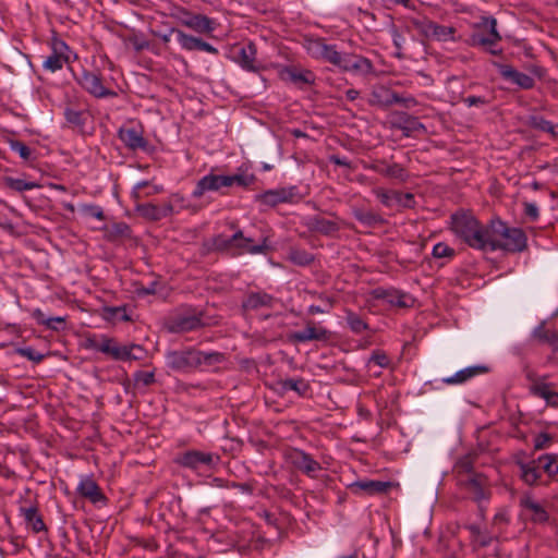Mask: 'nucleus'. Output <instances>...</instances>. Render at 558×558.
<instances>
[{"instance_id":"11","label":"nucleus","mask_w":558,"mask_h":558,"mask_svg":"<svg viewBox=\"0 0 558 558\" xmlns=\"http://www.w3.org/2000/svg\"><path fill=\"white\" fill-rule=\"evenodd\" d=\"M223 187H228L226 175L209 173L197 181L192 195L199 198L207 192H219Z\"/></svg>"},{"instance_id":"23","label":"nucleus","mask_w":558,"mask_h":558,"mask_svg":"<svg viewBox=\"0 0 558 558\" xmlns=\"http://www.w3.org/2000/svg\"><path fill=\"white\" fill-rule=\"evenodd\" d=\"M305 225L311 231H315L325 235H332L339 231V225L337 221L319 216L307 218Z\"/></svg>"},{"instance_id":"21","label":"nucleus","mask_w":558,"mask_h":558,"mask_svg":"<svg viewBox=\"0 0 558 558\" xmlns=\"http://www.w3.org/2000/svg\"><path fill=\"white\" fill-rule=\"evenodd\" d=\"M186 27L198 34L210 35L216 31L217 22L207 15L194 13Z\"/></svg>"},{"instance_id":"31","label":"nucleus","mask_w":558,"mask_h":558,"mask_svg":"<svg viewBox=\"0 0 558 558\" xmlns=\"http://www.w3.org/2000/svg\"><path fill=\"white\" fill-rule=\"evenodd\" d=\"M531 392L545 400L546 404L558 408V392L550 388L549 384L538 383L531 387Z\"/></svg>"},{"instance_id":"15","label":"nucleus","mask_w":558,"mask_h":558,"mask_svg":"<svg viewBox=\"0 0 558 558\" xmlns=\"http://www.w3.org/2000/svg\"><path fill=\"white\" fill-rule=\"evenodd\" d=\"M374 100L381 106H391L393 104H401L405 107H410L415 104L412 97H402L399 94L392 92L386 87H378L373 92Z\"/></svg>"},{"instance_id":"17","label":"nucleus","mask_w":558,"mask_h":558,"mask_svg":"<svg viewBox=\"0 0 558 558\" xmlns=\"http://www.w3.org/2000/svg\"><path fill=\"white\" fill-rule=\"evenodd\" d=\"M76 489L82 497L87 498L93 504L105 500V496L101 493L98 484L90 475L81 476Z\"/></svg>"},{"instance_id":"8","label":"nucleus","mask_w":558,"mask_h":558,"mask_svg":"<svg viewBox=\"0 0 558 558\" xmlns=\"http://www.w3.org/2000/svg\"><path fill=\"white\" fill-rule=\"evenodd\" d=\"M287 458L295 469L311 478H317L323 470L320 463L304 450L292 449L288 452Z\"/></svg>"},{"instance_id":"29","label":"nucleus","mask_w":558,"mask_h":558,"mask_svg":"<svg viewBox=\"0 0 558 558\" xmlns=\"http://www.w3.org/2000/svg\"><path fill=\"white\" fill-rule=\"evenodd\" d=\"M203 326V320L201 315L191 314V315H180L173 322V330L180 332L192 331L198 329Z\"/></svg>"},{"instance_id":"62","label":"nucleus","mask_w":558,"mask_h":558,"mask_svg":"<svg viewBox=\"0 0 558 558\" xmlns=\"http://www.w3.org/2000/svg\"><path fill=\"white\" fill-rule=\"evenodd\" d=\"M463 102L468 107H480L487 105L489 100L483 96H468L463 99Z\"/></svg>"},{"instance_id":"3","label":"nucleus","mask_w":558,"mask_h":558,"mask_svg":"<svg viewBox=\"0 0 558 558\" xmlns=\"http://www.w3.org/2000/svg\"><path fill=\"white\" fill-rule=\"evenodd\" d=\"M492 241L488 252H522L526 248L527 238L520 228L508 227L499 218L492 219Z\"/></svg>"},{"instance_id":"42","label":"nucleus","mask_w":558,"mask_h":558,"mask_svg":"<svg viewBox=\"0 0 558 558\" xmlns=\"http://www.w3.org/2000/svg\"><path fill=\"white\" fill-rule=\"evenodd\" d=\"M135 210L138 215H141L142 217H144L148 220H153V221L161 220L158 205H155L151 203H145V204L137 203L135 205Z\"/></svg>"},{"instance_id":"13","label":"nucleus","mask_w":558,"mask_h":558,"mask_svg":"<svg viewBox=\"0 0 558 558\" xmlns=\"http://www.w3.org/2000/svg\"><path fill=\"white\" fill-rule=\"evenodd\" d=\"M493 64L498 69L505 80L510 81L519 87L530 89L534 86V78L529 74L519 72L508 64H501L498 62H494Z\"/></svg>"},{"instance_id":"35","label":"nucleus","mask_w":558,"mask_h":558,"mask_svg":"<svg viewBox=\"0 0 558 558\" xmlns=\"http://www.w3.org/2000/svg\"><path fill=\"white\" fill-rule=\"evenodd\" d=\"M3 184L7 189L12 190L17 193L32 191V190L39 187V184H37L34 181H26L21 178H12V177H5L3 179Z\"/></svg>"},{"instance_id":"41","label":"nucleus","mask_w":558,"mask_h":558,"mask_svg":"<svg viewBox=\"0 0 558 558\" xmlns=\"http://www.w3.org/2000/svg\"><path fill=\"white\" fill-rule=\"evenodd\" d=\"M530 125L535 130L549 133L553 136H558V124L554 125L550 121L545 120L543 117H531Z\"/></svg>"},{"instance_id":"26","label":"nucleus","mask_w":558,"mask_h":558,"mask_svg":"<svg viewBox=\"0 0 558 558\" xmlns=\"http://www.w3.org/2000/svg\"><path fill=\"white\" fill-rule=\"evenodd\" d=\"M520 505L531 513V520L534 523H545L548 520V513L544 507L530 496L521 498Z\"/></svg>"},{"instance_id":"51","label":"nucleus","mask_w":558,"mask_h":558,"mask_svg":"<svg viewBox=\"0 0 558 558\" xmlns=\"http://www.w3.org/2000/svg\"><path fill=\"white\" fill-rule=\"evenodd\" d=\"M52 52L70 62L72 51L63 40L56 39L52 41Z\"/></svg>"},{"instance_id":"12","label":"nucleus","mask_w":558,"mask_h":558,"mask_svg":"<svg viewBox=\"0 0 558 558\" xmlns=\"http://www.w3.org/2000/svg\"><path fill=\"white\" fill-rule=\"evenodd\" d=\"M282 81L294 84L302 88L306 85H312L315 82V75L310 70H301L295 66H286L280 71Z\"/></svg>"},{"instance_id":"24","label":"nucleus","mask_w":558,"mask_h":558,"mask_svg":"<svg viewBox=\"0 0 558 558\" xmlns=\"http://www.w3.org/2000/svg\"><path fill=\"white\" fill-rule=\"evenodd\" d=\"M341 69L348 72L367 74L372 72L373 64L365 57L347 53Z\"/></svg>"},{"instance_id":"56","label":"nucleus","mask_w":558,"mask_h":558,"mask_svg":"<svg viewBox=\"0 0 558 558\" xmlns=\"http://www.w3.org/2000/svg\"><path fill=\"white\" fill-rule=\"evenodd\" d=\"M105 313H106V317L108 319H117V320H123V322L130 320V317L126 314V311L122 307H108L105 310Z\"/></svg>"},{"instance_id":"25","label":"nucleus","mask_w":558,"mask_h":558,"mask_svg":"<svg viewBox=\"0 0 558 558\" xmlns=\"http://www.w3.org/2000/svg\"><path fill=\"white\" fill-rule=\"evenodd\" d=\"M391 486L390 482H383V481H373V480H366V481H356L351 484L350 488L352 490H363L367 493L368 495H376V494H383L386 493Z\"/></svg>"},{"instance_id":"27","label":"nucleus","mask_w":558,"mask_h":558,"mask_svg":"<svg viewBox=\"0 0 558 558\" xmlns=\"http://www.w3.org/2000/svg\"><path fill=\"white\" fill-rule=\"evenodd\" d=\"M20 513L24 518L26 525L29 526L34 533H39L46 530L43 518L35 506L21 507Z\"/></svg>"},{"instance_id":"43","label":"nucleus","mask_w":558,"mask_h":558,"mask_svg":"<svg viewBox=\"0 0 558 558\" xmlns=\"http://www.w3.org/2000/svg\"><path fill=\"white\" fill-rule=\"evenodd\" d=\"M288 258L291 263L299 266H306L314 259L311 253L301 248H291Z\"/></svg>"},{"instance_id":"53","label":"nucleus","mask_w":558,"mask_h":558,"mask_svg":"<svg viewBox=\"0 0 558 558\" xmlns=\"http://www.w3.org/2000/svg\"><path fill=\"white\" fill-rule=\"evenodd\" d=\"M193 14H194L193 12H191L190 10H187L184 7H174L171 12V16L185 27H186V22L191 21Z\"/></svg>"},{"instance_id":"14","label":"nucleus","mask_w":558,"mask_h":558,"mask_svg":"<svg viewBox=\"0 0 558 558\" xmlns=\"http://www.w3.org/2000/svg\"><path fill=\"white\" fill-rule=\"evenodd\" d=\"M482 24L488 27L489 35L484 36L480 34H474L471 37L472 46H481V47H490L495 46L498 41H500L501 36L497 31V20L492 16H486L482 19Z\"/></svg>"},{"instance_id":"54","label":"nucleus","mask_w":558,"mask_h":558,"mask_svg":"<svg viewBox=\"0 0 558 558\" xmlns=\"http://www.w3.org/2000/svg\"><path fill=\"white\" fill-rule=\"evenodd\" d=\"M135 385L147 387L155 381L154 372L137 371L133 375Z\"/></svg>"},{"instance_id":"30","label":"nucleus","mask_w":558,"mask_h":558,"mask_svg":"<svg viewBox=\"0 0 558 558\" xmlns=\"http://www.w3.org/2000/svg\"><path fill=\"white\" fill-rule=\"evenodd\" d=\"M486 480L482 475H473L466 481V488L473 495L474 500L482 502L488 499V493L485 488Z\"/></svg>"},{"instance_id":"33","label":"nucleus","mask_w":558,"mask_h":558,"mask_svg":"<svg viewBox=\"0 0 558 558\" xmlns=\"http://www.w3.org/2000/svg\"><path fill=\"white\" fill-rule=\"evenodd\" d=\"M521 478L530 486L535 485L541 478L539 465L536 460L526 463H520Z\"/></svg>"},{"instance_id":"52","label":"nucleus","mask_w":558,"mask_h":558,"mask_svg":"<svg viewBox=\"0 0 558 558\" xmlns=\"http://www.w3.org/2000/svg\"><path fill=\"white\" fill-rule=\"evenodd\" d=\"M432 254L435 258H451L454 255V250L444 242L434 245Z\"/></svg>"},{"instance_id":"47","label":"nucleus","mask_w":558,"mask_h":558,"mask_svg":"<svg viewBox=\"0 0 558 558\" xmlns=\"http://www.w3.org/2000/svg\"><path fill=\"white\" fill-rule=\"evenodd\" d=\"M64 63H69V62L52 52L44 61L43 68L45 70H48V71L53 73V72H57V71L61 70L63 68Z\"/></svg>"},{"instance_id":"6","label":"nucleus","mask_w":558,"mask_h":558,"mask_svg":"<svg viewBox=\"0 0 558 558\" xmlns=\"http://www.w3.org/2000/svg\"><path fill=\"white\" fill-rule=\"evenodd\" d=\"M219 457L206 451L201 450H186L175 458V463L182 468L190 469L194 472H198L203 469L210 470Z\"/></svg>"},{"instance_id":"38","label":"nucleus","mask_w":558,"mask_h":558,"mask_svg":"<svg viewBox=\"0 0 558 558\" xmlns=\"http://www.w3.org/2000/svg\"><path fill=\"white\" fill-rule=\"evenodd\" d=\"M326 45L322 38H308L305 40L304 48L312 58L322 60Z\"/></svg>"},{"instance_id":"18","label":"nucleus","mask_w":558,"mask_h":558,"mask_svg":"<svg viewBox=\"0 0 558 558\" xmlns=\"http://www.w3.org/2000/svg\"><path fill=\"white\" fill-rule=\"evenodd\" d=\"M487 372L488 367L485 365H472L458 371L451 376L442 378V383L446 385H462L469 381L470 379L478 375L485 374Z\"/></svg>"},{"instance_id":"46","label":"nucleus","mask_w":558,"mask_h":558,"mask_svg":"<svg viewBox=\"0 0 558 558\" xmlns=\"http://www.w3.org/2000/svg\"><path fill=\"white\" fill-rule=\"evenodd\" d=\"M345 320L354 333H361L368 328L367 324L353 312L347 313Z\"/></svg>"},{"instance_id":"49","label":"nucleus","mask_w":558,"mask_h":558,"mask_svg":"<svg viewBox=\"0 0 558 558\" xmlns=\"http://www.w3.org/2000/svg\"><path fill=\"white\" fill-rule=\"evenodd\" d=\"M414 26L422 35H424L427 38L433 39V35H434V31H435V26H436L435 22H433L428 19H424V20L415 21Z\"/></svg>"},{"instance_id":"32","label":"nucleus","mask_w":558,"mask_h":558,"mask_svg":"<svg viewBox=\"0 0 558 558\" xmlns=\"http://www.w3.org/2000/svg\"><path fill=\"white\" fill-rule=\"evenodd\" d=\"M279 385L283 392L294 391L300 397L306 396L311 389L310 384L303 378H287Z\"/></svg>"},{"instance_id":"19","label":"nucleus","mask_w":558,"mask_h":558,"mask_svg":"<svg viewBox=\"0 0 558 558\" xmlns=\"http://www.w3.org/2000/svg\"><path fill=\"white\" fill-rule=\"evenodd\" d=\"M365 168L391 179L403 181L407 178L404 168L399 163H387L384 160H376Z\"/></svg>"},{"instance_id":"48","label":"nucleus","mask_w":558,"mask_h":558,"mask_svg":"<svg viewBox=\"0 0 558 558\" xmlns=\"http://www.w3.org/2000/svg\"><path fill=\"white\" fill-rule=\"evenodd\" d=\"M10 149L16 153L23 160L27 161L32 158V149L21 141H10Z\"/></svg>"},{"instance_id":"20","label":"nucleus","mask_w":558,"mask_h":558,"mask_svg":"<svg viewBox=\"0 0 558 558\" xmlns=\"http://www.w3.org/2000/svg\"><path fill=\"white\" fill-rule=\"evenodd\" d=\"M327 338L328 331L325 328L318 327L314 324H307L304 329L295 331L291 335V339L296 342L318 341L326 340Z\"/></svg>"},{"instance_id":"7","label":"nucleus","mask_w":558,"mask_h":558,"mask_svg":"<svg viewBox=\"0 0 558 558\" xmlns=\"http://www.w3.org/2000/svg\"><path fill=\"white\" fill-rule=\"evenodd\" d=\"M77 84L88 94L96 98L116 97L117 93L105 87L101 76L98 73L83 70L76 76Z\"/></svg>"},{"instance_id":"63","label":"nucleus","mask_w":558,"mask_h":558,"mask_svg":"<svg viewBox=\"0 0 558 558\" xmlns=\"http://www.w3.org/2000/svg\"><path fill=\"white\" fill-rule=\"evenodd\" d=\"M524 215L532 221L538 218V207L535 203H524Z\"/></svg>"},{"instance_id":"36","label":"nucleus","mask_w":558,"mask_h":558,"mask_svg":"<svg viewBox=\"0 0 558 558\" xmlns=\"http://www.w3.org/2000/svg\"><path fill=\"white\" fill-rule=\"evenodd\" d=\"M180 47L186 51L197 50L201 38L189 35L179 28L172 27Z\"/></svg>"},{"instance_id":"39","label":"nucleus","mask_w":558,"mask_h":558,"mask_svg":"<svg viewBox=\"0 0 558 558\" xmlns=\"http://www.w3.org/2000/svg\"><path fill=\"white\" fill-rule=\"evenodd\" d=\"M148 184H149V183H148V181H140V182H137V183L134 185V187H133V190H132V193H131V196H132V198H133L135 202L140 201V199H141V198H143V197H146V196H150V195L158 194V193L162 192V190H163V189H162V186H160V185H154V186H151L149 190H147L146 192H144L143 190H144L145 187H147V186H148Z\"/></svg>"},{"instance_id":"60","label":"nucleus","mask_w":558,"mask_h":558,"mask_svg":"<svg viewBox=\"0 0 558 558\" xmlns=\"http://www.w3.org/2000/svg\"><path fill=\"white\" fill-rule=\"evenodd\" d=\"M551 442V436L547 433H541L534 438V449L543 450L549 447Z\"/></svg>"},{"instance_id":"2","label":"nucleus","mask_w":558,"mask_h":558,"mask_svg":"<svg viewBox=\"0 0 558 558\" xmlns=\"http://www.w3.org/2000/svg\"><path fill=\"white\" fill-rule=\"evenodd\" d=\"M215 247L220 252L236 257L245 254L266 255L274 250L268 235H263L257 242L251 236H245L243 231L238 229L231 236L219 234L214 239Z\"/></svg>"},{"instance_id":"50","label":"nucleus","mask_w":558,"mask_h":558,"mask_svg":"<svg viewBox=\"0 0 558 558\" xmlns=\"http://www.w3.org/2000/svg\"><path fill=\"white\" fill-rule=\"evenodd\" d=\"M82 214L88 217H93L99 221L105 220V214L100 206L95 204H83L80 207Z\"/></svg>"},{"instance_id":"1","label":"nucleus","mask_w":558,"mask_h":558,"mask_svg":"<svg viewBox=\"0 0 558 558\" xmlns=\"http://www.w3.org/2000/svg\"><path fill=\"white\" fill-rule=\"evenodd\" d=\"M451 230L470 247L488 252L492 241V220L484 225L470 213L461 211L451 216Z\"/></svg>"},{"instance_id":"40","label":"nucleus","mask_w":558,"mask_h":558,"mask_svg":"<svg viewBox=\"0 0 558 558\" xmlns=\"http://www.w3.org/2000/svg\"><path fill=\"white\" fill-rule=\"evenodd\" d=\"M347 53H342L337 50L336 45H326V49L324 50V56L322 57L323 61L329 62L338 68H342L344 58Z\"/></svg>"},{"instance_id":"57","label":"nucleus","mask_w":558,"mask_h":558,"mask_svg":"<svg viewBox=\"0 0 558 558\" xmlns=\"http://www.w3.org/2000/svg\"><path fill=\"white\" fill-rule=\"evenodd\" d=\"M64 117L66 121L73 125L80 126L84 124L82 112L78 110L66 108Z\"/></svg>"},{"instance_id":"59","label":"nucleus","mask_w":558,"mask_h":558,"mask_svg":"<svg viewBox=\"0 0 558 558\" xmlns=\"http://www.w3.org/2000/svg\"><path fill=\"white\" fill-rule=\"evenodd\" d=\"M34 317L38 320V323L44 324L45 326H47L49 328H56L54 323L60 324V323L64 322L63 317H51L48 319H44V314L40 310H36L34 312Z\"/></svg>"},{"instance_id":"10","label":"nucleus","mask_w":558,"mask_h":558,"mask_svg":"<svg viewBox=\"0 0 558 558\" xmlns=\"http://www.w3.org/2000/svg\"><path fill=\"white\" fill-rule=\"evenodd\" d=\"M256 47L250 41L234 51L233 61L247 72H258L260 66L256 63Z\"/></svg>"},{"instance_id":"37","label":"nucleus","mask_w":558,"mask_h":558,"mask_svg":"<svg viewBox=\"0 0 558 558\" xmlns=\"http://www.w3.org/2000/svg\"><path fill=\"white\" fill-rule=\"evenodd\" d=\"M537 464L542 465V469L549 477H555L558 474V460L554 453H545L537 458Z\"/></svg>"},{"instance_id":"22","label":"nucleus","mask_w":558,"mask_h":558,"mask_svg":"<svg viewBox=\"0 0 558 558\" xmlns=\"http://www.w3.org/2000/svg\"><path fill=\"white\" fill-rule=\"evenodd\" d=\"M276 299L266 292H251L246 295L243 301V307L245 310H258V308H271Z\"/></svg>"},{"instance_id":"16","label":"nucleus","mask_w":558,"mask_h":558,"mask_svg":"<svg viewBox=\"0 0 558 558\" xmlns=\"http://www.w3.org/2000/svg\"><path fill=\"white\" fill-rule=\"evenodd\" d=\"M119 137L131 150H147L148 142L144 138L142 131L136 128H121Z\"/></svg>"},{"instance_id":"4","label":"nucleus","mask_w":558,"mask_h":558,"mask_svg":"<svg viewBox=\"0 0 558 558\" xmlns=\"http://www.w3.org/2000/svg\"><path fill=\"white\" fill-rule=\"evenodd\" d=\"M167 365L175 371L186 372L202 364H213L219 360L215 352L197 350H183L169 352L166 356Z\"/></svg>"},{"instance_id":"34","label":"nucleus","mask_w":558,"mask_h":558,"mask_svg":"<svg viewBox=\"0 0 558 558\" xmlns=\"http://www.w3.org/2000/svg\"><path fill=\"white\" fill-rule=\"evenodd\" d=\"M353 216L365 227H376L384 223L385 221L379 214L373 210H365L362 208H354Z\"/></svg>"},{"instance_id":"28","label":"nucleus","mask_w":558,"mask_h":558,"mask_svg":"<svg viewBox=\"0 0 558 558\" xmlns=\"http://www.w3.org/2000/svg\"><path fill=\"white\" fill-rule=\"evenodd\" d=\"M532 337L538 342L554 347V350L558 349V333L555 329L548 328L545 322H542L533 329Z\"/></svg>"},{"instance_id":"5","label":"nucleus","mask_w":558,"mask_h":558,"mask_svg":"<svg viewBox=\"0 0 558 558\" xmlns=\"http://www.w3.org/2000/svg\"><path fill=\"white\" fill-rule=\"evenodd\" d=\"M88 348L110 355L118 361H140L132 350H140V344H119L113 339L101 336L100 339H88Z\"/></svg>"},{"instance_id":"45","label":"nucleus","mask_w":558,"mask_h":558,"mask_svg":"<svg viewBox=\"0 0 558 558\" xmlns=\"http://www.w3.org/2000/svg\"><path fill=\"white\" fill-rule=\"evenodd\" d=\"M226 179H227L228 187H230L232 185L246 187L255 181V177L253 174H243V173L226 175Z\"/></svg>"},{"instance_id":"44","label":"nucleus","mask_w":558,"mask_h":558,"mask_svg":"<svg viewBox=\"0 0 558 558\" xmlns=\"http://www.w3.org/2000/svg\"><path fill=\"white\" fill-rule=\"evenodd\" d=\"M456 28L436 23L433 39L438 41H453Z\"/></svg>"},{"instance_id":"58","label":"nucleus","mask_w":558,"mask_h":558,"mask_svg":"<svg viewBox=\"0 0 558 558\" xmlns=\"http://www.w3.org/2000/svg\"><path fill=\"white\" fill-rule=\"evenodd\" d=\"M159 282L157 280L150 281L147 286H141L135 289L138 296L156 294L158 292Z\"/></svg>"},{"instance_id":"9","label":"nucleus","mask_w":558,"mask_h":558,"mask_svg":"<svg viewBox=\"0 0 558 558\" xmlns=\"http://www.w3.org/2000/svg\"><path fill=\"white\" fill-rule=\"evenodd\" d=\"M299 189L294 185L265 191L256 196V201L264 205L274 207L281 203H292L300 198Z\"/></svg>"},{"instance_id":"61","label":"nucleus","mask_w":558,"mask_h":558,"mask_svg":"<svg viewBox=\"0 0 558 558\" xmlns=\"http://www.w3.org/2000/svg\"><path fill=\"white\" fill-rule=\"evenodd\" d=\"M19 352L22 356L27 357L28 360L34 362H40L44 359V354L34 350L31 347L20 349Z\"/></svg>"},{"instance_id":"64","label":"nucleus","mask_w":558,"mask_h":558,"mask_svg":"<svg viewBox=\"0 0 558 558\" xmlns=\"http://www.w3.org/2000/svg\"><path fill=\"white\" fill-rule=\"evenodd\" d=\"M375 195L385 206H390L392 202V194L384 189H377L374 191Z\"/></svg>"},{"instance_id":"55","label":"nucleus","mask_w":558,"mask_h":558,"mask_svg":"<svg viewBox=\"0 0 558 558\" xmlns=\"http://www.w3.org/2000/svg\"><path fill=\"white\" fill-rule=\"evenodd\" d=\"M371 363H374L381 368H387L390 366V360L388 355L379 350H376L372 353L371 357L368 359V364Z\"/></svg>"}]
</instances>
